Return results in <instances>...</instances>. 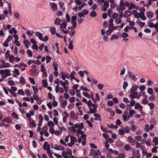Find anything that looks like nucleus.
Listing matches in <instances>:
<instances>
[{
  "mask_svg": "<svg viewBox=\"0 0 158 158\" xmlns=\"http://www.w3.org/2000/svg\"><path fill=\"white\" fill-rule=\"evenodd\" d=\"M91 106L93 107V109L91 108V106L88 105V107L89 108V111H88L87 113L89 114H94L97 112V108L98 105L95 103H93Z\"/></svg>",
  "mask_w": 158,
  "mask_h": 158,
  "instance_id": "nucleus-1",
  "label": "nucleus"
},
{
  "mask_svg": "<svg viewBox=\"0 0 158 158\" xmlns=\"http://www.w3.org/2000/svg\"><path fill=\"white\" fill-rule=\"evenodd\" d=\"M127 140L129 141V143L132 145H134L135 144L137 143V141H135V139H134L132 138L131 136H129L127 138Z\"/></svg>",
  "mask_w": 158,
  "mask_h": 158,
  "instance_id": "nucleus-2",
  "label": "nucleus"
},
{
  "mask_svg": "<svg viewBox=\"0 0 158 158\" xmlns=\"http://www.w3.org/2000/svg\"><path fill=\"white\" fill-rule=\"evenodd\" d=\"M148 92L151 95V97H152V100L154 101L155 99V97H154V93L153 92L152 89L151 88H149L148 89Z\"/></svg>",
  "mask_w": 158,
  "mask_h": 158,
  "instance_id": "nucleus-3",
  "label": "nucleus"
},
{
  "mask_svg": "<svg viewBox=\"0 0 158 158\" xmlns=\"http://www.w3.org/2000/svg\"><path fill=\"white\" fill-rule=\"evenodd\" d=\"M2 121L4 123H9L12 122V119L10 117H9L3 119Z\"/></svg>",
  "mask_w": 158,
  "mask_h": 158,
  "instance_id": "nucleus-4",
  "label": "nucleus"
},
{
  "mask_svg": "<svg viewBox=\"0 0 158 158\" xmlns=\"http://www.w3.org/2000/svg\"><path fill=\"white\" fill-rule=\"evenodd\" d=\"M35 34V35L36 36L38 37L39 39L40 40H42L43 41H44L43 39L42 38V37L43 36V35L40 32L37 31V32H36Z\"/></svg>",
  "mask_w": 158,
  "mask_h": 158,
  "instance_id": "nucleus-5",
  "label": "nucleus"
},
{
  "mask_svg": "<svg viewBox=\"0 0 158 158\" xmlns=\"http://www.w3.org/2000/svg\"><path fill=\"white\" fill-rule=\"evenodd\" d=\"M138 87V85H134L132 86L131 89V93L132 94L133 93H134V92L135 91H136Z\"/></svg>",
  "mask_w": 158,
  "mask_h": 158,
  "instance_id": "nucleus-6",
  "label": "nucleus"
},
{
  "mask_svg": "<svg viewBox=\"0 0 158 158\" xmlns=\"http://www.w3.org/2000/svg\"><path fill=\"white\" fill-rule=\"evenodd\" d=\"M124 149L125 151H129L131 149V148L129 144H126L124 146Z\"/></svg>",
  "mask_w": 158,
  "mask_h": 158,
  "instance_id": "nucleus-7",
  "label": "nucleus"
},
{
  "mask_svg": "<svg viewBox=\"0 0 158 158\" xmlns=\"http://www.w3.org/2000/svg\"><path fill=\"white\" fill-rule=\"evenodd\" d=\"M115 144L116 146L120 147H122L123 146V142L120 140L116 141Z\"/></svg>",
  "mask_w": 158,
  "mask_h": 158,
  "instance_id": "nucleus-8",
  "label": "nucleus"
},
{
  "mask_svg": "<svg viewBox=\"0 0 158 158\" xmlns=\"http://www.w3.org/2000/svg\"><path fill=\"white\" fill-rule=\"evenodd\" d=\"M138 15H139L138 17L136 14H134V17L138 19L140 17H141V16H145L143 12H141L140 13H138Z\"/></svg>",
  "mask_w": 158,
  "mask_h": 158,
  "instance_id": "nucleus-9",
  "label": "nucleus"
},
{
  "mask_svg": "<svg viewBox=\"0 0 158 158\" xmlns=\"http://www.w3.org/2000/svg\"><path fill=\"white\" fill-rule=\"evenodd\" d=\"M51 9L53 11H56L57 9V6L55 3H53L52 6H51Z\"/></svg>",
  "mask_w": 158,
  "mask_h": 158,
  "instance_id": "nucleus-10",
  "label": "nucleus"
},
{
  "mask_svg": "<svg viewBox=\"0 0 158 158\" xmlns=\"http://www.w3.org/2000/svg\"><path fill=\"white\" fill-rule=\"evenodd\" d=\"M10 66V64L9 63H5L3 65H2L0 67L1 68H6L9 67Z\"/></svg>",
  "mask_w": 158,
  "mask_h": 158,
  "instance_id": "nucleus-11",
  "label": "nucleus"
},
{
  "mask_svg": "<svg viewBox=\"0 0 158 158\" xmlns=\"http://www.w3.org/2000/svg\"><path fill=\"white\" fill-rule=\"evenodd\" d=\"M70 137H71L70 141L71 143L73 144H74L75 141L77 140L76 138L75 137H74L72 135H70Z\"/></svg>",
  "mask_w": 158,
  "mask_h": 158,
  "instance_id": "nucleus-12",
  "label": "nucleus"
},
{
  "mask_svg": "<svg viewBox=\"0 0 158 158\" xmlns=\"http://www.w3.org/2000/svg\"><path fill=\"white\" fill-rule=\"evenodd\" d=\"M30 127H35L36 126V123L35 120H32L29 123Z\"/></svg>",
  "mask_w": 158,
  "mask_h": 158,
  "instance_id": "nucleus-13",
  "label": "nucleus"
},
{
  "mask_svg": "<svg viewBox=\"0 0 158 158\" xmlns=\"http://www.w3.org/2000/svg\"><path fill=\"white\" fill-rule=\"evenodd\" d=\"M147 16L149 18H151L153 17V13L150 11H148L147 13Z\"/></svg>",
  "mask_w": 158,
  "mask_h": 158,
  "instance_id": "nucleus-14",
  "label": "nucleus"
},
{
  "mask_svg": "<svg viewBox=\"0 0 158 158\" xmlns=\"http://www.w3.org/2000/svg\"><path fill=\"white\" fill-rule=\"evenodd\" d=\"M50 30L51 32L52 35H54L56 33V29L55 27H52L50 28Z\"/></svg>",
  "mask_w": 158,
  "mask_h": 158,
  "instance_id": "nucleus-15",
  "label": "nucleus"
},
{
  "mask_svg": "<svg viewBox=\"0 0 158 158\" xmlns=\"http://www.w3.org/2000/svg\"><path fill=\"white\" fill-rule=\"evenodd\" d=\"M20 82L23 84H24L26 83V81L25 79L23 76L20 77Z\"/></svg>",
  "mask_w": 158,
  "mask_h": 158,
  "instance_id": "nucleus-16",
  "label": "nucleus"
},
{
  "mask_svg": "<svg viewBox=\"0 0 158 158\" xmlns=\"http://www.w3.org/2000/svg\"><path fill=\"white\" fill-rule=\"evenodd\" d=\"M61 22V20L59 18H57L54 21L55 24L57 25L60 24Z\"/></svg>",
  "mask_w": 158,
  "mask_h": 158,
  "instance_id": "nucleus-17",
  "label": "nucleus"
},
{
  "mask_svg": "<svg viewBox=\"0 0 158 158\" xmlns=\"http://www.w3.org/2000/svg\"><path fill=\"white\" fill-rule=\"evenodd\" d=\"M67 26V24L65 21L64 22L60 25V27L61 28H66Z\"/></svg>",
  "mask_w": 158,
  "mask_h": 158,
  "instance_id": "nucleus-18",
  "label": "nucleus"
},
{
  "mask_svg": "<svg viewBox=\"0 0 158 158\" xmlns=\"http://www.w3.org/2000/svg\"><path fill=\"white\" fill-rule=\"evenodd\" d=\"M42 82L43 83V85L44 87H47L48 83L47 82V80H44L42 81Z\"/></svg>",
  "mask_w": 158,
  "mask_h": 158,
  "instance_id": "nucleus-19",
  "label": "nucleus"
},
{
  "mask_svg": "<svg viewBox=\"0 0 158 158\" xmlns=\"http://www.w3.org/2000/svg\"><path fill=\"white\" fill-rule=\"evenodd\" d=\"M15 57L13 55H11L9 56V61L10 63H13L14 61V59Z\"/></svg>",
  "mask_w": 158,
  "mask_h": 158,
  "instance_id": "nucleus-20",
  "label": "nucleus"
},
{
  "mask_svg": "<svg viewBox=\"0 0 158 158\" xmlns=\"http://www.w3.org/2000/svg\"><path fill=\"white\" fill-rule=\"evenodd\" d=\"M80 89L81 90H84L87 92H89V89L85 87H84L83 85L81 86L80 87Z\"/></svg>",
  "mask_w": 158,
  "mask_h": 158,
  "instance_id": "nucleus-21",
  "label": "nucleus"
},
{
  "mask_svg": "<svg viewBox=\"0 0 158 158\" xmlns=\"http://www.w3.org/2000/svg\"><path fill=\"white\" fill-rule=\"evenodd\" d=\"M152 142L153 143H156V145H153V146L156 145V143H158V137H154L152 140Z\"/></svg>",
  "mask_w": 158,
  "mask_h": 158,
  "instance_id": "nucleus-22",
  "label": "nucleus"
},
{
  "mask_svg": "<svg viewBox=\"0 0 158 158\" xmlns=\"http://www.w3.org/2000/svg\"><path fill=\"white\" fill-rule=\"evenodd\" d=\"M97 14L96 12L94 11H92L90 13V16L91 17H95L96 16Z\"/></svg>",
  "mask_w": 158,
  "mask_h": 158,
  "instance_id": "nucleus-23",
  "label": "nucleus"
},
{
  "mask_svg": "<svg viewBox=\"0 0 158 158\" xmlns=\"http://www.w3.org/2000/svg\"><path fill=\"white\" fill-rule=\"evenodd\" d=\"M148 105L150 107V108L151 110L153 109L155 106V105L153 103H149Z\"/></svg>",
  "mask_w": 158,
  "mask_h": 158,
  "instance_id": "nucleus-24",
  "label": "nucleus"
},
{
  "mask_svg": "<svg viewBox=\"0 0 158 158\" xmlns=\"http://www.w3.org/2000/svg\"><path fill=\"white\" fill-rule=\"evenodd\" d=\"M67 105V100H65L62 103L61 105V106L64 109Z\"/></svg>",
  "mask_w": 158,
  "mask_h": 158,
  "instance_id": "nucleus-25",
  "label": "nucleus"
},
{
  "mask_svg": "<svg viewBox=\"0 0 158 158\" xmlns=\"http://www.w3.org/2000/svg\"><path fill=\"white\" fill-rule=\"evenodd\" d=\"M11 115L13 118L15 119H19L17 115L15 112H13L11 114Z\"/></svg>",
  "mask_w": 158,
  "mask_h": 158,
  "instance_id": "nucleus-26",
  "label": "nucleus"
},
{
  "mask_svg": "<svg viewBox=\"0 0 158 158\" xmlns=\"http://www.w3.org/2000/svg\"><path fill=\"white\" fill-rule=\"evenodd\" d=\"M46 63L48 64L51 61L52 57L49 56H46Z\"/></svg>",
  "mask_w": 158,
  "mask_h": 158,
  "instance_id": "nucleus-27",
  "label": "nucleus"
},
{
  "mask_svg": "<svg viewBox=\"0 0 158 158\" xmlns=\"http://www.w3.org/2000/svg\"><path fill=\"white\" fill-rule=\"evenodd\" d=\"M17 93L18 94L21 95L23 96L25 95V93L24 91L21 89H20L18 90Z\"/></svg>",
  "mask_w": 158,
  "mask_h": 158,
  "instance_id": "nucleus-28",
  "label": "nucleus"
},
{
  "mask_svg": "<svg viewBox=\"0 0 158 158\" xmlns=\"http://www.w3.org/2000/svg\"><path fill=\"white\" fill-rule=\"evenodd\" d=\"M24 44L25 45V46H26L27 48H29V46L28 44L31 45V44L29 43V42L27 40L26 41L25 40L24 41Z\"/></svg>",
  "mask_w": 158,
  "mask_h": 158,
  "instance_id": "nucleus-29",
  "label": "nucleus"
},
{
  "mask_svg": "<svg viewBox=\"0 0 158 158\" xmlns=\"http://www.w3.org/2000/svg\"><path fill=\"white\" fill-rule=\"evenodd\" d=\"M48 125L49 127H53L54 126V124L53 123L52 121H50L49 122H48Z\"/></svg>",
  "mask_w": 158,
  "mask_h": 158,
  "instance_id": "nucleus-30",
  "label": "nucleus"
},
{
  "mask_svg": "<svg viewBox=\"0 0 158 158\" xmlns=\"http://www.w3.org/2000/svg\"><path fill=\"white\" fill-rule=\"evenodd\" d=\"M66 153L68 155H70L71 156L72 154V150L69 148H67L66 149Z\"/></svg>",
  "mask_w": 158,
  "mask_h": 158,
  "instance_id": "nucleus-31",
  "label": "nucleus"
},
{
  "mask_svg": "<svg viewBox=\"0 0 158 158\" xmlns=\"http://www.w3.org/2000/svg\"><path fill=\"white\" fill-rule=\"evenodd\" d=\"M146 88V86L143 85H141L139 86V89L140 90L142 91L144 89H145Z\"/></svg>",
  "mask_w": 158,
  "mask_h": 158,
  "instance_id": "nucleus-32",
  "label": "nucleus"
},
{
  "mask_svg": "<svg viewBox=\"0 0 158 158\" xmlns=\"http://www.w3.org/2000/svg\"><path fill=\"white\" fill-rule=\"evenodd\" d=\"M28 79L30 81L31 83L33 85H34L35 84V81H34V80L33 78L29 77Z\"/></svg>",
  "mask_w": 158,
  "mask_h": 158,
  "instance_id": "nucleus-33",
  "label": "nucleus"
},
{
  "mask_svg": "<svg viewBox=\"0 0 158 158\" xmlns=\"http://www.w3.org/2000/svg\"><path fill=\"white\" fill-rule=\"evenodd\" d=\"M71 23L73 26L74 28H75L77 25V23L76 20L71 21Z\"/></svg>",
  "mask_w": 158,
  "mask_h": 158,
  "instance_id": "nucleus-34",
  "label": "nucleus"
},
{
  "mask_svg": "<svg viewBox=\"0 0 158 158\" xmlns=\"http://www.w3.org/2000/svg\"><path fill=\"white\" fill-rule=\"evenodd\" d=\"M118 38V35H116L115 34L113 35L110 38V40L112 41L114 39H117Z\"/></svg>",
  "mask_w": 158,
  "mask_h": 158,
  "instance_id": "nucleus-35",
  "label": "nucleus"
},
{
  "mask_svg": "<svg viewBox=\"0 0 158 158\" xmlns=\"http://www.w3.org/2000/svg\"><path fill=\"white\" fill-rule=\"evenodd\" d=\"M140 105L139 103H136L135 105V109L137 110L140 108Z\"/></svg>",
  "mask_w": 158,
  "mask_h": 158,
  "instance_id": "nucleus-36",
  "label": "nucleus"
},
{
  "mask_svg": "<svg viewBox=\"0 0 158 158\" xmlns=\"http://www.w3.org/2000/svg\"><path fill=\"white\" fill-rule=\"evenodd\" d=\"M113 20L112 19H110V20L109 21V28H110V26H112V27H114V26L113 24Z\"/></svg>",
  "mask_w": 158,
  "mask_h": 158,
  "instance_id": "nucleus-37",
  "label": "nucleus"
},
{
  "mask_svg": "<svg viewBox=\"0 0 158 158\" xmlns=\"http://www.w3.org/2000/svg\"><path fill=\"white\" fill-rule=\"evenodd\" d=\"M135 5L133 3H131L130 5V6L128 8V9L129 10H131L133 8H135Z\"/></svg>",
  "mask_w": 158,
  "mask_h": 158,
  "instance_id": "nucleus-38",
  "label": "nucleus"
},
{
  "mask_svg": "<svg viewBox=\"0 0 158 158\" xmlns=\"http://www.w3.org/2000/svg\"><path fill=\"white\" fill-rule=\"evenodd\" d=\"M14 15L15 17L17 19H19L20 18V15L19 13L18 12H14Z\"/></svg>",
  "mask_w": 158,
  "mask_h": 158,
  "instance_id": "nucleus-39",
  "label": "nucleus"
},
{
  "mask_svg": "<svg viewBox=\"0 0 158 158\" xmlns=\"http://www.w3.org/2000/svg\"><path fill=\"white\" fill-rule=\"evenodd\" d=\"M25 92L27 96H30V95H31V94L30 93V91L29 89H26L25 90Z\"/></svg>",
  "mask_w": 158,
  "mask_h": 158,
  "instance_id": "nucleus-40",
  "label": "nucleus"
},
{
  "mask_svg": "<svg viewBox=\"0 0 158 158\" xmlns=\"http://www.w3.org/2000/svg\"><path fill=\"white\" fill-rule=\"evenodd\" d=\"M76 93H77L76 95L79 98H81V96L80 94V90L79 89H77V90H76Z\"/></svg>",
  "mask_w": 158,
  "mask_h": 158,
  "instance_id": "nucleus-41",
  "label": "nucleus"
},
{
  "mask_svg": "<svg viewBox=\"0 0 158 158\" xmlns=\"http://www.w3.org/2000/svg\"><path fill=\"white\" fill-rule=\"evenodd\" d=\"M73 43V41L72 40L70 41L69 42V48L70 49H72L73 48V46L72 45V44Z\"/></svg>",
  "mask_w": 158,
  "mask_h": 158,
  "instance_id": "nucleus-42",
  "label": "nucleus"
},
{
  "mask_svg": "<svg viewBox=\"0 0 158 158\" xmlns=\"http://www.w3.org/2000/svg\"><path fill=\"white\" fill-rule=\"evenodd\" d=\"M158 148V147L156 146L153 148L152 150V152L153 153H156L157 152V149Z\"/></svg>",
  "mask_w": 158,
  "mask_h": 158,
  "instance_id": "nucleus-43",
  "label": "nucleus"
},
{
  "mask_svg": "<svg viewBox=\"0 0 158 158\" xmlns=\"http://www.w3.org/2000/svg\"><path fill=\"white\" fill-rule=\"evenodd\" d=\"M83 94L86 97L88 98H90V95L88 93L86 92H83Z\"/></svg>",
  "mask_w": 158,
  "mask_h": 158,
  "instance_id": "nucleus-44",
  "label": "nucleus"
},
{
  "mask_svg": "<svg viewBox=\"0 0 158 158\" xmlns=\"http://www.w3.org/2000/svg\"><path fill=\"white\" fill-rule=\"evenodd\" d=\"M32 89L34 91V93L35 94H36L38 91V89L37 88H36L35 86H32Z\"/></svg>",
  "mask_w": 158,
  "mask_h": 158,
  "instance_id": "nucleus-45",
  "label": "nucleus"
},
{
  "mask_svg": "<svg viewBox=\"0 0 158 158\" xmlns=\"http://www.w3.org/2000/svg\"><path fill=\"white\" fill-rule=\"evenodd\" d=\"M119 134L120 135H124L125 132L123 130V129L121 130V129H120L119 130Z\"/></svg>",
  "mask_w": 158,
  "mask_h": 158,
  "instance_id": "nucleus-46",
  "label": "nucleus"
},
{
  "mask_svg": "<svg viewBox=\"0 0 158 158\" xmlns=\"http://www.w3.org/2000/svg\"><path fill=\"white\" fill-rule=\"evenodd\" d=\"M70 116L72 118H74L75 116V113L74 111H72L70 113Z\"/></svg>",
  "mask_w": 158,
  "mask_h": 158,
  "instance_id": "nucleus-47",
  "label": "nucleus"
},
{
  "mask_svg": "<svg viewBox=\"0 0 158 158\" xmlns=\"http://www.w3.org/2000/svg\"><path fill=\"white\" fill-rule=\"evenodd\" d=\"M142 103L144 104H146L148 102V101L146 98H144L142 101Z\"/></svg>",
  "mask_w": 158,
  "mask_h": 158,
  "instance_id": "nucleus-48",
  "label": "nucleus"
},
{
  "mask_svg": "<svg viewBox=\"0 0 158 158\" xmlns=\"http://www.w3.org/2000/svg\"><path fill=\"white\" fill-rule=\"evenodd\" d=\"M69 93L72 96H73L75 94V91L73 89H70L69 91Z\"/></svg>",
  "mask_w": 158,
  "mask_h": 158,
  "instance_id": "nucleus-49",
  "label": "nucleus"
},
{
  "mask_svg": "<svg viewBox=\"0 0 158 158\" xmlns=\"http://www.w3.org/2000/svg\"><path fill=\"white\" fill-rule=\"evenodd\" d=\"M128 85V83L127 82H124L123 83V88L124 89H126L127 87V86Z\"/></svg>",
  "mask_w": 158,
  "mask_h": 158,
  "instance_id": "nucleus-50",
  "label": "nucleus"
},
{
  "mask_svg": "<svg viewBox=\"0 0 158 158\" xmlns=\"http://www.w3.org/2000/svg\"><path fill=\"white\" fill-rule=\"evenodd\" d=\"M100 128L103 131L105 132H108L107 130V129L104 127L102 126H101Z\"/></svg>",
  "mask_w": 158,
  "mask_h": 158,
  "instance_id": "nucleus-51",
  "label": "nucleus"
},
{
  "mask_svg": "<svg viewBox=\"0 0 158 158\" xmlns=\"http://www.w3.org/2000/svg\"><path fill=\"white\" fill-rule=\"evenodd\" d=\"M122 36L123 38H126L128 36V35L126 33L123 32L122 34Z\"/></svg>",
  "mask_w": 158,
  "mask_h": 158,
  "instance_id": "nucleus-52",
  "label": "nucleus"
},
{
  "mask_svg": "<svg viewBox=\"0 0 158 158\" xmlns=\"http://www.w3.org/2000/svg\"><path fill=\"white\" fill-rule=\"evenodd\" d=\"M8 83L10 85H13L15 84V82L13 80L8 81Z\"/></svg>",
  "mask_w": 158,
  "mask_h": 158,
  "instance_id": "nucleus-53",
  "label": "nucleus"
},
{
  "mask_svg": "<svg viewBox=\"0 0 158 158\" xmlns=\"http://www.w3.org/2000/svg\"><path fill=\"white\" fill-rule=\"evenodd\" d=\"M151 140L150 139H149L146 142V145L148 146H151Z\"/></svg>",
  "mask_w": 158,
  "mask_h": 158,
  "instance_id": "nucleus-54",
  "label": "nucleus"
},
{
  "mask_svg": "<svg viewBox=\"0 0 158 158\" xmlns=\"http://www.w3.org/2000/svg\"><path fill=\"white\" fill-rule=\"evenodd\" d=\"M12 36L11 35L9 36L7 38V39L6 40V41L7 42V43H9V42H10L11 40H12Z\"/></svg>",
  "mask_w": 158,
  "mask_h": 158,
  "instance_id": "nucleus-55",
  "label": "nucleus"
},
{
  "mask_svg": "<svg viewBox=\"0 0 158 158\" xmlns=\"http://www.w3.org/2000/svg\"><path fill=\"white\" fill-rule=\"evenodd\" d=\"M116 3H115L114 1L113 2H112L111 4H110V7L111 8L113 9L116 6Z\"/></svg>",
  "mask_w": 158,
  "mask_h": 158,
  "instance_id": "nucleus-56",
  "label": "nucleus"
},
{
  "mask_svg": "<svg viewBox=\"0 0 158 158\" xmlns=\"http://www.w3.org/2000/svg\"><path fill=\"white\" fill-rule=\"evenodd\" d=\"M87 5V4H86L85 2L83 3L81 6H78L79 10H81L82 8L84 6Z\"/></svg>",
  "mask_w": 158,
  "mask_h": 158,
  "instance_id": "nucleus-57",
  "label": "nucleus"
},
{
  "mask_svg": "<svg viewBox=\"0 0 158 158\" xmlns=\"http://www.w3.org/2000/svg\"><path fill=\"white\" fill-rule=\"evenodd\" d=\"M101 152L99 150H98L97 151H96L94 155V156H96L98 155H101Z\"/></svg>",
  "mask_w": 158,
  "mask_h": 158,
  "instance_id": "nucleus-58",
  "label": "nucleus"
},
{
  "mask_svg": "<svg viewBox=\"0 0 158 158\" xmlns=\"http://www.w3.org/2000/svg\"><path fill=\"white\" fill-rule=\"evenodd\" d=\"M104 5L105 6H106L107 8L109 7V2L107 1H105Z\"/></svg>",
  "mask_w": 158,
  "mask_h": 158,
  "instance_id": "nucleus-59",
  "label": "nucleus"
},
{
  "mask_svg": "<svg viewBox=\"0 0 158 158\" xmlns=\"http://www.w3.org/2000/svg\"><path fill=\"white\" fill-rule=\"evenodd\" d=\"M125 130V132L127 133H128L130 131V128L128 126H127L125 127L124 129Z\"/></svg>",
  "mask_w": 158,
  "mask_h": 158,
  "instance_id": "nucleus-60",
  "label": "nucleus"
},
{
  "mask_svg": "<svg viewBox=\"0 0 158 158\" xmlns=\"http://www.w3.org/2000/svg\"><path fill=\"white\" fill-rule=\"evenodd\" d=\"M31 47L33 49L36 50L37 51L38 50V46L36 44L33 45Z\"/></svg>",
  "mask_w": 158,
  "mask_h": 158,
  "instance_id": "nucleus-61",
  "label": "nucleus"
},
{
  "mask_svg": "<svg viewBox=\"0 0 158 158\" xmlns=\"http://www.w3.org/2000/svg\"><path fill=\"white\" fill-rule=\"evenodd\" d=\"M11 56L10 55V51L9 50H8L6 51V52L5 53V56L6 58H7L8 57Z\"/></svg>",
  "mask_w": 158,
  "mask_h": 158,
  "instance_id": "nucleus-62",
  "label": "nucleus"
},
{
  "mask_svg": "<svg viewBox=\"0 0 158 158\" xmlns=\"http://www.w3.org/2000/svg\"><path fill=\"white\" fill-rule=\"evenodd\" d=\"M130 77L135 81L137 79V78L135 77V75H131L130 76Z\"/></svg>",
  "mask_w": 158,
  "mask_h": 158,
  "instance_id": "nucleus-63",
  "label": "nucleus"
},
{
  "mask_svg": "<svg viewBox=\"0 0 158 158\" xmlns=\"http://www.w3.org/2000/svg\"><path fill=\"white\" fill-rule=\"evenodd\" d=\"M27 52L29 56L31 57L32 56V52L30 50H28Z\"/></svg>",
  "mask_w": 158,
  "mask_h": 158,
  "instance_id": "nucleus-64",
  "label": "nucleus"
}]
</instances>
